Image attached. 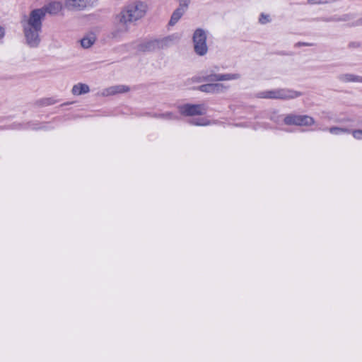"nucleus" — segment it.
Here are the masks:
<instances>
[{"mask_svg":"<svg viewBox=\"0 0 362 362\" xmlns=\"http://www.w3.org/2000/svg\"><path fill=\"white\" fill-rule=\"evenodd\" d=\"M147 5L140 1L125 6L115 18V28L111 33L112 38H119L129 30L130 24L144 17Z\"/></svg>","mask_w":362,"mask_h":362,"instance_id":"nucleus-1","label":"nucleus"},{"mask_svg":"<svg viewBox=\"0 0 362 362\" xmlns=\"http://www.w3.org/2000/svg\"><path fill=\"white\" fill-rule=\"evenodd\" d=\"M43 21V12L41 10H32L28 16H23L21 20L25 43L28 47L35 48L40 45Z\"/></svg>","mask_w":362,"mask_h":362,"instance_id":"nucleus-2","label":"nucleus"},{"mask_svg":"<svg viewBox=\"0 0 362 362\" xmlns=\"http://www.w3.org/2000/svg\"><path fill=\"white\" fill-rule=\"evenodd\" d=\"M208 32L202 28H197L192 36L194 51L199 56H204L208 52L206 44Z\"/></svg>","mask_w":362,"mask_h":362,"instance_id":"nucleus-3","label":"nucleus"},{"mask_svg":"<svg viewBox=\"0 0 362 362\" xmlns=\"http://www.w3.org/2000/svg\"><path fill=\"white\" fill-rule=\"evenodd\" d=\"M170 41V40L169 38L146 40L138 44L136 49L137 51L142 52H153L167 47Z\"/></svg>","mask_w":362,"mask_h":362,"instance_id":"nucleus-4","label":"nucleus"},{"mask_svg":"<svg viewBox=\"0 0 362 362\" xmlns=\"http://www.w3.org/2000/svg\"><path fill=\"white\" fill-rule=\"evenodd\" d=\"M284 122L287 125L309 127L315 123V119L308 115L288 114L284 117Z\"/></svg>","mask_w":362,"mask_h":362,"instance_id":"nucleus-5","label":"nucleus"},{"mask_svg":"<svg viewBox=\"0 0 362 362\" xmlns=\"http://www.w3.org/2000/svg\"><path fill=\"white\" fill-rule=\"evenodd\" d=\"M180 112L186 116L203 115L206 113V107L203 104H185L179 107Z\"/></svg>","mask_w":362,"mask_h":362,"instance_id":"nucleus-6","label":"nucleus"},{"mask_svg":"<svg viewBox=\"0 0 362 362\" xmlns=\"http://www.w3.org/2000/svg\"><path fill=\"white\" fill-rule=\"evenodd\" d=\"M302 95V93L289 88H276V100H292Z\"/></svg>","mask_w":362,"mask_h":362,"instance_id":"nucleus-7","label":"nucleus"},{"mask_svg":"<svg viewBox=\"0 0 362 362\" xmlns=\"http://www.w3.org/2000/svg\"><path fill=\"white\" fill-rule=\"evenodd\" d=\"M227 86L222 83H207L198 87V90L207 93H221L227 89Z\"/></svg>","mask_w":362,"mask_h":362,"instance_id":"nucleus-8","label":"nucleus"},{"mask_svg":"<svg viewBox=\"0 0 362 362\" xmlns=\"http://www.w3.org/2000/svg\"><path fill=\"white\" fill-rule=\"evenodd\" d=\"M188 6V4L185 3V4H183L182 1H179V7L173 11L169 21V25L172 26L175 25L186 12Z\"/></svg>","mask_w":362,"mask_h":362,"instance_id":"nucleus-9","label":"nucleus"},{"mask_svg":"<svg viewBox=\"0 0 362 362\" xmlns=\"http://www.w3.org/2000/svg\"><path fill=\"white\" fill-rule=\"evenodd\" d=\"M62 9V5L59 2H52L49 4L48 5L40 8H35V10H41L43 12V20L45 19V15L47 13L49 14H57Z\"/></svg>","mask_w":362,"mask_h":362,"instance_id":"nucleus-10","label":"nucleus"},{"mask_svg":"<svg viewBox=\"0 0 362 362\" xmlns=\"http://www.w3.org/2000/svg\"><path fill=\"white\" fill-rule=\"evenodd\" d=\"M342 83H362V76L351 73L341 74L337 76Z\"/></svg>","mask_w":362,"mask_h":362,"instance_id":"nucleus-11","label":"nucleus"},{"mask_svg":"<svg viewBox=\"0 0 362 362\" xmlns=\"http://www.w3.org/2000/svg\"><path fill=\"white\" fill-rule=\"evenodd\" d=\"M129 90V88L124 85H117L110 86L105 89L103 92V95H112L117 93H126Z\"/></svg>","mask_w":362,"mask_h":362,"instance_id":"nucleus-12","label":"nucleus"},{"mask_svg":"<svg viewBox=\"0 0 362 362\" xmlns=\"http://www.w3.org/2000/svg\"><path fill=\"white\" fill-rule=\"evenodd\" d=\"M66 6L69 9H83L88 5L87 0H66Z\"/></svg>","mask_w":362,"mask_h":362,"instance_id":"nucleus-13","label":"nucleus"},{"mask_svg":"<svg viewBox=\"0 0 362 362\" xmlns=\"http://www.w3.org/2000/svg\"><path fill=\"white\" fill-rule=\"evenodd\" d=\"M90 91L89 86L85 83H77L72 88V93L76 95H80L82 94L87 93Z\"/></svg>","mask_w":362,"mask_h":362,"instance_id":"nucleus-14","label":"nucleus"},{"mask_svg":"<svg viewBox=\"0 0 362 362\" xmlns=\"http://www.w3.org/2000/svg\"><path fill=\"white\" fill-rule=\"evenodd\" d=\"M256 97L258 98L276 100V89L260 91L256 94Z\"/></svg>","mask_w":362,"mask_h":362,"instance_id":"nucleus-15","label":"nucleus"},{"mask_svg":"<svg viewBox=\"0 0 362 362\" xmlns=\"http://www.w3.org/2000/svg\"><path fill=\"white\" fill-rule=\"evenodd\" d=\"M240 74H218V81L237 80L240 78Z\"/></svg>","mask_w":362,"mask_h":362,"instance_id":"nucleus-16","label":"nucleus"},{"mask_svg":"<svg viewBox=\"0 0 362 362\" xmlns=\"http://www.w3.org/2000/svg\"><path fill=\"white\" fill-rule=\"evenodd\" d=\"M330 17L332 22H345L349 21L353 18V16L349 13L343 14L341 16L334 15Z\"/></svg>","mask_w":362,"mask_h":362,"instance_id":"nucleus-17","label":"nucleus"},{"mask_svg":"<svg viewBox=\"0 0 362 362\" xmlns=\"http://www.w3.org/2000/svg\"><path fill=\"white\" fill-rule=\"evenodd\" d=\"M95 41V38L93 35L84 37L81 40V45L83 48H89Z\"/></svg>","mask_w":362,"mask_h":362,"instance_id":"nucleus-18","label":"nucleus"},{"mask_svg":"<svg viewBox=\"0 0 362 362\" xmlns=\"http://www.w3.org/2000/svg\"><path fill=\"white\" fill-rule=\"evenodd\" d=\"M218 74H207L205 76H203L202 77L199 78V79L197 81L199 82H214V81H218Z\"/></svg>","mask_w":362,"mask_h":362,"instance_id":"nucleus-19","label":"nucleus"},{"mask_svg":"<svg viewBox=\"0 0 362 362\" xmlns=\"http://www.w3.org/2000/svg\"><path fill=\"white\" fill-rule=\"evenodd\" d=\"M329 132L332 134L339 135L344 133H350L351 131L346 128L332 127L329 129Z\"/></svg>","mask_w":362,"mask_h":362,"instance_id":"nucleus-20","label":"nucleus"},{"mask_svg":"<svg viewBox=\"0 0 362 362\" xmlns=\"http://www.w3.org/2000/svg\"><path fill=\"white\" fill-rule=\"evenodd\" d=\"M158 118L166 119V120H175L178 119L179 117L171 112H167L163 114H160L158 116Z\"/></svg>","mask_w":362,"mask_h":362,"instance_id":"nucleus-21","label":"nucleus"},{"mask_svg":"<svg viewBox=\"0 0 362 362\" xmlns=\"http://www.w3.org/2000/svg\"><path fill=\"white\" fill-rule=\"evenodd\" d=\"M337 0H307L308 5H320V4H333Z\"/></svg>","mask_w":362,"mask_h":362,"instance_id":"nucleus-22","label":"nucleus"},{"mask_svg":"<svg viewBox=\"0 0 362 362\" xmlns=\"http://www.w3.org/2000/svg\"><path fill=\"white\" fill-rule=\"evenodd\" d=\"M258 21L260 24L265 25L267 23H270L272 21V18L270 15L262 13L259 15Z\"/></svg>","mask_w":362,"mask_h":362,"instance_id":"nucleus-23","label":"nucleus"},{"mask_svg":"<svg viewBox=\"0 0 362 362\" xmlns=\"http://www.w3.org/2000/svg\"><path fill=\"white\" fill-rule=\"evenodd\" d=\"M347 47L350 49H358L362 47V43L358 41H351L348 43Z\"/></svg>","mask_w":362,"mask_h":362,"instance_id":"nucleus-24","label":"nucleus"},{"mask_svg":"<svg viewBox=\"0 0 362 362\" xmlns=\"http://www.w3.org/2000/svg\"><path fill=\"white\" fill-rule=\"evenodd\" d=\"M353 136L356 139H362V130L357 129L352 132Z\"/></svg>","mask_w":362,"mask_h":362,"instance_id":"nucleus-25","label":"nucleus"},{"mask_svg":"<svg viewBox=\"0 0 362 362\" xmlns=\"http://www.w3.org/2000/svg\"><path fill=\"white\" fill-rule=\"evenodd\" d=\"M202 119H191L189 121V123L192 124H195V125H206L208 124V123L206 122H201Z\"/></svg>","mask_w":362,"mask_h":362,"instance_id":"nucleus-26","label":"nucleus"},{"mask_svg":"<svg viewBox=\"0 0 362 362\" xmlns=\"http://www.w3.org/2000/svg\"><path fill=\"white\" fill-rule=\"evenodd\" d=\"M313 44L312 43H309V42H297L296 45H295V47H301V46H307V47H310V46H313Z\"/></svg>","mask_w":362,"mask_h":362,"instance_id":"nucleus-27","label":"nucleus"},{"mask_svg":"<svg viewBox=\"0 0 362 362\" xmlns=\"http://www.w3.org/2000/svg\"><path fill=\"white\" fill-rule=\"evenodd\" d=\"M317 21H324V22H332L331 17H322L317 18Z\"/></svg>","mask_w":362,"mask_h":362,"instance_id":"nucleus-28","label":"nucleus"},{"mask_svg":"<svg viewBox=\"0 0 362 362\" xmlns=\"http://www.w3.org/2000/svg\"><path fill=\"white\" fill-rule=\"evenodd\" d=\"M352 25H354V26L362 25V18L357 20L355 23H353Z\"/></svg>","mask_w":362,"mask_h":362,"instance_id":"nucleus-29","label":"nucleus"},{"mask_svg":"<svg viewBox=\"0 0 362 362\" xmlns=\"http://www.w3.org/2000/svg\"><path fill=\"white\" fill-rule=\"evenodd\" d=\"M5 35V30L4 28L1 26H0V40H1Z\"/></svg>","mask_w":362,"mask_h":362,"instance_id":"nucleus-30","label":"nucleus"},{"mask_svg":"<svg viewBox=\"0 0 362 362\" xmlns=\"http://www.w3.org/2000/svg\"><path fill=\"white\" fill-rule=\"evenodd\" d=\"M178 1H182L183 4H185V3L189 4L190 0H178Z\"/></svg>","mask_w":362,"mask_h":362,"instance_id":"nucleus-31","label":"nucleus"}]
</instances>
